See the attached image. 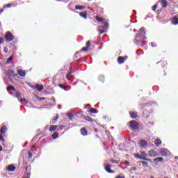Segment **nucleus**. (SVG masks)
Returning a JSON list of instances; mask_svg holds the SVG:
<instances>
[{
  "mask_svg": "<svg viewBox=\"0 0 178 178\" xmlns=\"http://www.w3.org/2000/svg\"><path fill=\"white\" fill-rule=\"evenodd\" d=\"M145 34H146L145 29L141 28L139 32L138 33V34L136 35L134 43L136 45H140L141 43L144 42H143V37H144Z\"/></svg>",
  "mask_w": 178,
  "mask_h": 178,
  "instance_id": "1",
  "label": "nucleus"
},
{
  "mask_svg": "<svg viewBox=\"0 0 178 178\" xmlns=\"http://www.w3.org/2000/svg\"><path fill=\"white\" fill-rule=\"evenodd\" d=\"M134 156L135 158L140 159L141 161H147V162H151V159L147 158V156H148V154L144 151L140 152V154H135Z\"/></svg>",
  "mask_w": 178,
  "mask_h": 178,
  "instance_id": "2",
  "label": "nucleus"
},
{
  "mask_svg": "<svg viewBox=\"0 0 178 178\" xmlns=\"http://www.w3.org/2000/svg\"><path fill=\"white\" fill-rule=\"evenodd\" d=\"M109 27V24L106 21L103 22V25L98 26V31H99L100 34H104V33H106V29Z\"/></svg>",
  "mask_w": 178,
  "mask_h": 178,
  "instance_id": "3",
  "label": "nucleus"
},
{
  "mask_svg": "<svg viewBox=\"0 0 178 178\" xmlns=\"http://www.w3.org/2000/svg\"><path fill=\"white\" fill-rule=\"evenodd\" d=\"M138 122H137L136 120L129 122V127L132 130H138Z\"/></svg>",
  "mask_w": 178,
  "mask_h": 178,
  "instance_id": "4",
  "label": "nucleus"
},
{
  "mask_svg": "<svg viewBox=\"0 0 178 178\" xmlns=\"http://www.w3.org/2000/svg\"><path fill=\"white\" fill-rule=\"evenodd\" d=\"M161 156H170V152L166 148H161L160 149Z\"/></svg>",
  "mask_w": 178,
  "mask_h": 178,
  "instance_id": "5",
  "label": "nucleus"
},
{
  "mask_svg": "<svg viewBox=\"0 0 178 178\" xmlns=\"http://www.w3.org/2000/svg\"><path fill=\"white\" fill-rule=\"evenodd\" d=\"M4 38L8 42H10V41H13V38H15V37L10 32H6Z\"/></svg>",
  "mask_w": 178,
  "mask_h": 178,
  "instance_id": "6",
  "label": "nucleus"
},
{
  "mask_svg": "<svg viewBox=\"0 0 178 178\" xmlns=\"http://www.w3.org/2000/svg\"><path fill=\"white\" fill-rule=\"evenodd\" d=\"M17 72L19 74V76H20V77H24V76H26V71L17 67Z\"/></svg>",
  "mask_w": 178,
  "mask_h": 178,
  "instance_id": "7",
  "label": "nucleus"
},
{
  "mask_svg": "<svg viewBox=\"0 0 178 178\" xmlns=\"http://www.w3.org/2000/svg\"><path fill=\"white\" fill-rule=\"evenodd\" d=\"M156 155H158V153L154 150H149L148 152V156L154 157V156H156Z\"/></svg>",
  "mask_w": 178,
  "mask_h": 178,
  "instance_id": "8",
  "label": "nucleus"
},
{
  "mask_svg": "<svg viewBox=\"0 0 178 178\" xmlns=\"http://www.w3.org/2000/svg\"><path fill=\"white\" fill-rule=\"evenodd\" d=\"M111 166L109 164H106L104 166V169H105L106 172H107L108 173H113L112 170H111Z\"/></svg>",
  "mask_w": 178,
  "mask_h": 178,
  "instance_id": "9",
  "label": "nucleus"
},
{
  "mask_svg": "<svg viewBox=\"0 0 178 178\" xmlns=\"http://www.w3.org/2000/svg\"><path fill=\"white\" fill-rule=\"evenodd\" d=\"M70 74H72V67H71L68 70V73L66 74V79H68L69 81H72V79L70 77Z\"/></svg>",
  "mask_w": 178,
  "mask_h": 178,
  "instance_id": "10",
  "label": "nucleus"
},
{
  "mask_svg": "<svg viewBox=\"0 0 178 178\" xmlns=\"http://www.w3.org/2000/svg\"><path fill=\"white\" fill-rule=\"evenodd\" d=\"M139 145H140V147L141 148H145V147H147V141H145V140H140L139 142Z\"/></svg>",
  "mask_w": 178,
  "mask_h": 178,
  "instance_id": "11",
  "label": "nucleus"
},
{
  "mask_svg": "<svg viewBox=\"0 0 178 178\" xmlns=\"http://www.w3.org/2000/svg\"><path fill=\"white\" fill-rule=\"evenodd\" d=\"M7 170H8V172H15V170H16V167L12 165H8L7 168Z\"/></svg>",
  "mask_w": 178,
  "mask_h": 178,
  "instance_id": "12",
  "label": "nucleus"
},
{
  "mask_svg": "<svg viewBox=\"0 0 178 178\" xmlns=\"http://www.w3.org/2000/svg\"><path fill=\"white\" fill-rule=\"evenodd\" d=\"M79 16H81V17H83V19H87V16H88V13H87L86 11L83 13H79Z\"/></svg>",
  "mask_w": 178,
  "mask_h": 178,
  "instance_id": "13",
  "label": "nucleus"
},
{
  "mask_svg": "<svg viewBox=\"0 0 178 178\" xmlns=\"http://www.w3.org/2000/svg\"><path fill=\"white\" fill-rule=\"evenodd\" d=\"M129 113H130L132 119H137V118L138 117V115L137 114V112H136V111L130 112Z\"/></svg>",
  "mask_w": 178,
  "mask_h": 178,
  "instance_id": "14",
  "label": "nucleus"
},
{
  "mask_svg": "<svg viewBox=\"0 0 178 178\" xmlns=\"http://www.w3.org/2000/svg\"><path fill=\"white\" fill-rule=\"evenodd\" d=\"M124 60H126V59H124V58L122 56H120L118 58V62L120 65H122V63H124Z\"/></svg>",
  "mask_w": 178,
  "mask_h": 178,
  "instance_id": "15",
  "label": "nucleus"
},
{
  "mask_svg": "<svg viewBox=\"0 0 178 178\" xmlns=\"http://www.w3.org/2000/svg\"><path fill=\"white\" fill-rule=\"evenodd\" d=\"M154 143L156 147H159L161 144H162V140L161 139L157 138L156 140H154Z\"/></svg>",
  "mask_w": 178,
  "mask_h": 178,
  "instance_id": "16",
  "label": "nucleus"
},
{
  "mask_svg": "<svg viewBox=\"0 0 178 178\" xmlns=\"http://www.w3.org/2000/svg\"><path fill=\"white\" fill-rule=\"evenodd\" d=\"M172 24H174L175 26L178 24V18L177 17H174L172 19Z\"/></svg>",
  "mask_w": 178,
  "mask_h": 178,
  "instance_id": "17",
  "label": "nucleus"
},
{
  "mask_svg": "<svg viewBox=\"0 0 178 178\" xmlns=\"http://www.w3.org/2000/svg\"><path fill=\"white\" fill-rule=\"evenodd\" d=\"M35 88L36 90H38V91H42V90H44V86L42 85H35Z\"/></svg>",
  "mask_w": 178,
  "mask_h": 178,
  "instance_id": "18",
  "label": "nucleus"
},
{
  "mask_svg": "<svg viewBox=\"0 0 178 178\" xmlns=\"http://www.w3.org/2000/svg\"><path fill=\"white\" fill-rule=\"evenodd\" d=\"M161 6H162V8H167L168 1H166L165 0H161Z\"/></svg>",
  "mask_w": 178,
  "mask_h": 178,
  "instance_id": "19",
  "label": "nucleus"
},
{
  "mask_svg": "<svg viewBox=\"0 0 178 178\" xmlns=\"http://www.w3.org/2000/svg\"><path fill=\"white\" fill-rule=\"evenodd\" d=\"M75 9H76V10H83V9H86V7L83 6L78 5V6H75Z\"/></svg>",
  "mask_w": 178,
  "mask_h": 178,
  "instance_id": "20",
  "label": "nucleus"
},
{
  "mask_svg": "<svg viewBox=\"0 0 178 178\" xmlns=\"http://www.w3.org/2000/svg\"><path fill=\"white\" fill-rule=\"evenodd\" d=\"M56 129H58V126L51 125L49 129V131H55V130H56Z\"/></svg>",
  "mask_w": 178,
  "mask_h": 178,
  "instance_id": "21",
  "label": "nucleus"
},
{
  "mask_svg": "<svg viewBox=\"0 0 178 178\" xmlns=\"http://www.w3.org/2000/svg\"><path fill=\"white\" fill-rule=\"evenodd\" d=\"M8 130V128H6V126H3L1 129V133L2 134H5Z\"/></svg>",
  "mask_w": 178,
  "mask_h": 178,
  "instance_id": "22",
  "label": "nucleus"
},
{
  "mask_svg": "<svg viewBox=\"0 0 178 178\" xmlns=\"http://www.w3.org/2000/svg\"><path fill=\"white\" fill-rule=\"evenodd\" d=\"M81 134L82 136H87V129L86 128L81 129Z\"/></svg>",
  "mask_w": 178,
  "mask_h": 178,
  "instance_id": "23",
  "label": "nucleus"
},
{
  "mask_svg": "<svg viewBox=\"0 0 178 178\" xmlns=\"http://www.w3.org/2000/svg\"><path fill=\"white\" fill-rule=\"evenodd\" d=\"M35 146H33V148L29 151V156L30 159L33 158V151Z\"/></svg>",
  "mask_w": 178,
  "mask_h": 178,
  "instance_id": "24",
  "label": "nucleus"
},
{
  "mask_svg": "<svg viewBox=\"0 0 178 178\" xmlns=\"http://www.w3.org/2000/svg\"><path fill=\"white\" fill-rule=\"evenodd\" d=\"M7 74H9V76H16L15 74V71H13L12 70H8L7 72Z\"/></svg>",
  "mask_w": 178,
  "mask_h": 178,
  "instance_id": "25",
  "label": "nucleus"
},
{
  "mask_svg": "<svg viewBox=\"0 0 178 178\" xmlns=\"http://www.w3.org/2000/svg\"><path fill=\"white\" fill-rule=\"evenodd\" d=\"M7 90L8 91H16V89L13 86H8Z\"/></svg>",
  "mask_w": 178,
  "mask_h": 178,
  "instance_id": "26",
  "label": "nucleus"
},
{
  "mask_svg": "<svg viewBox=\"0 0 178 178\" xmlns=\"http://www.w3.org/2000/svg\"><path fill=\"white\" fill-rule=\"evenodd\" d=\"M163 157H158L154 159V162H163Z\"/></svg>",
  "mask_w": 178,
  "mask_h": 178,
  "instance_id": "27",
  "label": "nucleus"
},
{
  "mask_svg": "<svg viewBox=\"0 0 178 178\" xmlns=\"http://www.w3.org/2000/svg\"><path fill=\"white\" fill-rule=\"evenodd\" d=\"M58 136H59V134L56 132L51 135V137H53L54 140H56V138H58Z\"/></svg>",
  "mask_w": 178,
  "mask_h": 178,
  "instance_id": "28",
  "label": "nucleus"
},
{
  "mask_svg": "<svg viewBox=\"0 0 178 178\" xmlns=\"http://www.w3.org/2000/svg\"><path fill=\"white\" fill-rule=\"evenodd\" d=\"M89 112L90 113H98V110L95 109V108H90V110L89 111Z\"/></svg>",
  "mask_w": 178,
  "mask_h": 178,
  "instance_id": "29",
  "label": "nucleus"
},
{
  "mask_svg": "<svg viewBox=\"0 0 178 178\" xmlns=\"http://www.w3.org/2000/svg\"><path fill=\"white\" fill-rule=\"evenodd\" d=\"M99 81H102V83H104V81H105V76H104L103 75H100L99 77Z\"/></svg>",
  "mask_w": 178,
  "mask_h": 178,
  "instance_id": "30",
  "label": "nucleus"
},
{
  "mask_svg": "<svg viewBox=\"0 0 178 178\" xmlns=\"http://www.w3.org/2000/svg\"><path fill=\"white\" fill-rule=\"evenodd\" d=\"M67 118H69V119H70V120H73V114H72L71 113H68L67 114Z\"/></svg>",
  "mask_w": 178,
  "mask_h": 178,
  "instance_id": "31",
  "label": "nucleus"
},
{
  "mask_svg": "<svg viewBox=\"0 0 178 178\" xmlns=\"http://www.w3.org/2000/svg\"><path fill=\"white\" fill-rule=\"evenodd\" d=\"M16 98H17L18 99L20 98V97H22V93H20V92H16Z\"/></svg>",
  "mask_w": 178,
  "mask_h": 178,
  "instance_id": "32",
  "label": "nucleus"
},
{
  "mask_svg": "<svg viewBox=\"0 0 178 178\" xmlns=\"http://www.w3.org/2000/svg\"><path fill=\"white\" fill-rule=\"evenodd\" d=\"M96 20L97 21V22H102V23H104V19H102V17H98V16H97L96 17Z\"/></svg>",
  "mask_w": 178,
  "mask_h": 178,
  "instance_id": "33",
  "label": "nucleus"
},
{
  "mask_svg": "<svg viewBox=\"0 0 178 178\" xmlns=\"http://www.w3.org/2000/svg\"><path fill=\"white\" fill-rule=\"evenodd\" d=\"M12 60H13V56H10L8 60H7V63H10V62H12Z\"/></svg>",
  "mask_w": 178,
  "mask_h": 178,
  "instance_id": "34",
  "label": "nucleus"
},
{
  "mask_svg": "<svg viewBox=\"0 0 178 178\" xmlns=\"http://www.w3.org/2000/svg\"><path fill=\"white\" fill-rule=\"evenodd\" d=\"M85 120H87L88 122H92V119H91V118L88 116L85 117Z\"/></svg>",
  "mask_w": 178,
  "mask_h": 178,
  "instance_id": "35",
  "label": "nucleus"
},
{
  "mask_svg": "<svg viewBox=\"0 0 178 178\" xmlns=\"http://www.w3.org/2000/svg\"><path fill=\"white\" fill-rule=\"evenodd\" d=\"M90 47H91V42L90 40H88L87 42H86V47L87 48H90Z\"/></svg>",
  "mask_w": 178,
  "mask_h": 178,
  "instance_id": "36",
  "label": "nucleus"
},
{
  "mask_svg": "<svg viewBox=\"0 0 178 178\" xmlns=\"http://www.w3.org/2000/svg\"><path fill=\"white\" fill-rule=\"evenodd\" d=\"M30 176H31L30 173L28 172V173L25 174L22 178H30Z\"/></svg>",
  "mask_w": 178,
  "mask_h": 178,
  "instance_id": "37",
  "label": "nucleus"
},
{
  "mask_svg": "<svg viewBox=\"0 0 178 178\" xmlns=\"http://www.w3.org/2000/svg\"><path fill=\"white\" fill-rule=\"evenodd\" d=\"M140 163H142V165H144L145 166H148V163L144 161H140Z\"/></svg>",
  "mask_w": 178,
  "mask_h": 178,
  "instance_id": "38",
  "label": "nucleus"
},
{
  "mask_svg": "<svg viewBox=\"0 0 178 178\" xmlns=\"http://www.w3.org/2000/svg\"><path fill=\"white\" fill-rule=\"evenodd\" d=\"M59 87H60V88H62L63 90H66V86H65L63 85V84H60V85H59Z\"/></svg>",
  "mask_w": 178,
  "mask_h": 178,
  "instance_id": "39",
  "label": "nucleus"
},
{
  "mask_svg": "<svg viewBox=\"0 0 178 178\" xmlns=\"http://www.w3.org/2000/svg\"><path fill=\"white\" fill-rule=\"evenodd\" d=\"M156 8H158V6H157V5L153 6L152 7V10H154V11L156 10Z\"/></svg>",
  "mask_w": 178,
  "mask_h": 178,
  "instance_id": "40",
  "label": "nucleus"
},
{
  "mask_svg": "<svg viewBox=\"0 0 178 178\" xmlns=\"http://www.w3.org/2000/svg\"><path fill=\"white\" fill-rule=\"evenodd\" d=\"M37 99H38V101H44V99H45V97H37Z\"/></svg>",
  "mask_w": 178,
  "mask_h": 178,
  "instance_id": "41",
  "label": "nucleus"
},
{
  "mask_svg": "<svg viewBox=\"0 0 178 178\" xmlns=\"http://www.w3.org/2000/svg\"><path fill=\"white\" fill-rule=\"evenodd\" d=\"M0 141H2L3 143V141H5V138L1 134H0Z\"/></svg>",
  "mask_w": 178,
  "mask_h": 178,
  "instance_id": "42",
  "label": "nucleus"
},
{
  "mask_svg": "<svg viewBox=\"0 0 178 178\" xmlns=\"http://www.w3.org/2000/svg\"><path fill=\"white\" fill-rule=\"evenodd\" d=\"M10 6H12V4H7L3 6V9H5V8H10Z\"/></svg>",
  "mask_w": 178,
  "mask_h": 178,
  "instance_id": "43",
  "label": "nucleus"
},
{
  "mask_svg": "<svg viewBox=\"0 0 178 178\" xmlns=\"http://www.w3.org/2000/svg\"><path fill=\"white\" fill-rule=\"evenodd\" d=\"M124 165H127V166H130V162H129L127 161H124Z\"/></svg>",
  "mask_w": 178,
  "mask_h": 178,
  "instance_id": "44",
  "label": "nucleus"
},
{
  "mask_svg": "<svg viewBox=\"0 0 178 178\" xmlns=\"http://www.w3.org/2000/svg\"><path fill=\"white\" fill-rule=\"evenodd\" d=\"M82 51H88V48H87V47H83V48L82 49Z\"/></svg>",
  "mask_w": 178,
  "mask_h": 178,
  "instance_id": "45",
  "label": "nucleus"
},
{
  "mask_svg": "<svg viewBox=\"0 0 178 178\" xmlns=\"http://www.w3.org/2000/svg\"><path fill=\"white\" fill-rule=\"evenodd\" d=\"M3 51L5 54H8V47H4Z\"/></svg>",
  "mask_w": 178,
  "mask_h": 178,
  "instance_id": "46",
  "label": "nucleus"
},
{
  "mask_svg": "<svg viewBox=\"0 0 178 178\" xmlns=\"http://www.w3.org/2000/svg\"><path fill=\"white\" fill-rule=\"evenodd\" d=\"M111 162L112 163H118V161H115V160H113V159H111Z\"/></svg>",
  "mask_w": 178,
  "mask_h": 178,
  "instance_id": "47",
  "label": "nucleus"
},
{
  "mask_svg": "<svg viewBox=\"0 0 178 178\" xmlns=\"http://www.w3.org/2000/svg\"><path fill=\"white\" fill-rule=\"evenodd\" d=\"M19 102H20L21 103H22V102H26V99H21L19 100Z\"/></svg>",
  "mask_w": 178,
  "mask_h": 178,
  "instance_id": "48",
  "label": "nucleus"
},
{
  "mask_svg": "<svg viewBox=\"0 0 178 178\" xmlns=\"http://www.w3.org/2000/svg\"><path fill=\"white\" fill-rule=\"evenodd\" d=\"M152 47H156V44L152 42L151 43Z\"/></svg>",
  "mask_w": 178,
  "mask_h": 178,
  "instance_id": "49",
  "label": "nucleus"
},
{
  "mask_svg": "<svg viewBox=\"0 0 178 178\" xmlns=\"http://www.w3.org/2000/svg\"><path fill=\"white\" fill-rule=\"evenodd\" d=\"M58 118L59 116L57 115L56 117L53 119V120H58Z\"/></svg>",
  "mask_w": 178,
  "mask_h": 178,
  "instance_id": "50",
  "label": "nucleus"
},
{
  "mask_svg": "<svg viewBox=\"0 0 178 178\" xmlns=\"http://www.w3.org/2000/svg\"><path fill=\"white\" fill-rule=\"evenodd\" d=\"M70 79H72V81H73V79H74V76H70Z\"/></svg>",
  "mask_w": 178,
  "mask_h": 178,
  "instance_id": "51",
  "label": "nucleus"
},
{
  "mask_svg": "<svg viewBox=\"0 0 178 178\" xmlns=\"http://www.w3.org/2000/svg\"><path fill=\"white\" fill-rule=\"evenodd\" d=\"M131 170H137V168H136V167H134L131 169Z\"/></svg>",
  "mask_w": 178,
  "mask_h": 178,
  "instance_id": "52",
  "label": "nucleus"
},
{
  "mask_svg": "<svg viewBox=\"0 0 178 178\" xmlns=\"http://www.w3.org/2000/svg\"><path fill=\"white\" fill-rule=\"evenodd\" d=\"M65 126H60V130H62V129H64Z\"/></svg>",
  "mask_w": 178,
  "mask_h": 178,
  "instance_id": "53",
  "label": "nucleus"
},
{
  "mask_svg": "<svg viewBox=\"0 0 178 178\" xmlns=\"http://www.w3.org/2000/svg\"><path fill=\"white\" fill-rule=\"evenodd\" d=\"M143 40H147V37L145 35L143 36Z\"/></svg>",
  "mask_w": 178,
  "mask_h": 178,
  "instance_id": "54",
  "label": "nucleus"
},
{
  "mask_svg": "<svg viewBox=\"0 0 178 178\" xmlns=\"http://www.w3.org/2000/svg\"><path fill=\"white\" fill-rule=\"evenodd\" d=\"M58 109H60V108H62V106L58 105Z\"/></svg>",
  "mask_w": 178,
  "mask_h": 178,
  "instance_id": "55",
  "label": "nucleus"
},
{
  "mask_svg": "<svg viewBox=\"0 0 178 178\" xmlns=\"http://www.w3.org/2000/svg\"><path fill=\"white\" fill-rule=\"evenodd\" d=\"M2 106V101H0V107Z\"/></svg>",
  "mask_w": 178,
  "mask_h": 178,
  "instance_id": "56",
  "label": "nucleus"
},
{
  "mask_svg": "<svg viewBox=\"0 0 178 178\" xmlns=\"http://www.w3.org/2000/svg\"><path fill=\"white\" fill-rule=\"evenodd\" d=\"M2 12H3V9L0 10V13H2Z\"/></svg>",
  "mask_w": 178,
  "mask_h": 178,
  "instance_id": "57",
  "label": "nucleus"
},
{
  "mask_svg": "<svg viewBox=\"0 0 178 178\" xmlns=\"http://www.w3.org/2000/svg\"><path fill=\"white\" fill-rule=\"evenodd\" d=\"M0 151H2V146L0 145Z\"/></svg>",
  "mask_w": 178,
  "mask_h": 178,
  "instance_id": "58",
  "label": "nucleus"
},
{
  "mask_svg": "<svg viewBox=\"0 0 178 178\" xmlns=\"http://www.w3.org/2000/svg\"><path fill=\"white\" fill-rule=\"evenodd\" d=\"M141 51V49H139L137 51V53L138 54V52Z\"/></svg>",
  "mask_w": 178,
  "mask_h": 178,
  "instance_id": "59",
  "label": "nucleus"
},
{
  "mask_svg": "<svg viewBox=\"0 0 178 178\" xmlns=\"http://www.w3.org/2000/svg\"><path fill=\"white\" fill-rule=\"evenodd\" d=\"M51 123H52V124H54L55 123V122L51 121Z\"/></svg>",
  "mask_w": 178,
  "mask_h": 178,
  "instance_id": "60",
  "label": "nucleus"
},
{
  "mask_svg": "<svg viewBox=\"0 0 178 178\" xmlns=\"http://www.w3.org/2000/svg\"><path fill=\"white\" fill-rule=\"evenodd\" d=\"M175 159H178V156H176V157H175Z\"/></svg>",
  "mask_w": 178,
  "mask_h": 178,
  "instance_id": "61",
  "label": "nucleus"
},
{
  "mask_svg": "<svg viewBox=\"0 0 178 178\" xmlns=\"http://www.w3.org/2000/svg\"><path fill=\"white\" fill-rule=\"evenodd\" d=\"M75 12V13H79L77 11H74Z\"/></svg>",
  "mask_w": 178,
  "mask_h": 178,
  "instance_id": "62",
  "label": "nucleus"
},
{
  "mask_svg": "<svg viewBox=\"0 0 178 178\" xmlns=\"http://www.w3.org/2000/svg\"><path fill=\"white\" fill-rule=\"evenodd\" d=\"M70 88H72L70 86H69V89L70 90Z\"/></svg>",
  "mask_w": 178,
  "mask_h": 178,
  "instance_id": "63",
  "label": "nucleus"
},
{
  "mask_svg": "<svg viewBox=\"0 0 178 178\" xmlns=\"http://www.w3.org/2000/svg\"><path fill=\"white\" fill-rule=\"evenodd\" d=\"M164 178H169V177H165Z\"/></svg>",
  "mask_w": 178,
  "mask_h": 178,
  "instance_id": "64",
  "label": "nucleus"
}]
</instances>
